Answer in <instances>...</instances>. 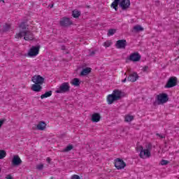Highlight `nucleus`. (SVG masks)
I'll return each instance as SVG.
<instances>
[{
	"label": "nucleus",
	"mask_w": 179,
	"mask_h": 179,
	"mask_svg": "<svg viewBox=\"0 0 179 179\" xmlns=\"http://www.w3.org/2000/svg\"><path fill=\"white\" fill-rule=\"evenodd\" d=\"M100 118H101V117L100 116V114L99 113H94L92 115V122H99V121H100Z\"/></svg>",
	"instance_id": "18"
},
{
	"label": "nucleus",
	"mask_w": 179,
	"mask_h": 179,
	"mask_svg": "<svg viewBox=\"0 0 179 179\" xmlns=\"http://www.w3.org/2000/svg\"><path fill=\"white\" fill-rule=\"evenodd\" d=\"M6 119H3L0 120V128H2V125H3L4 122H6Z\"/></svg>",
	"instance_id": "33"
},
{
	"label": "nucleus",
	"mask_w": 179,
	"mask_h": 179,
	"mask_svg": "<svg viewBox=\"0 0 179 179\" xmlns=\"http://www.w3.org/2000/svg\"><path fill=\"white\" fill-rule=\"evenodd\" d=\"M127 40L122 39V40H118L116 42L115 47L119 49L125 50V47H127Z\"/></svg>",
	"instance_id": "13"
},
{
	"label": "nucleus",
	"mask_w": 179,
	"mask_h": 179,
	"mask_svg": "<svg viewBox=\"0 0 179 179\" xmlns=\"http://www.w3.org/2000/svg\"><path fill=\"white\" fill-rule=\"evenodd\" d=\"M134 30L136 31H143V27H141V25H137L134 27Z\"/></svg>",
	"instance_id": "26"
},
{
	"label": "nucleus",
	"mask_w": 179,
	"mask_h": 179,
	"mask_svg": "<svg viewBox=\"0 0 179 179\" xmlns=\"http://www.w3.org/2000/svg\"><path fill=\"white\" fill-rule=\"evenodd\" d=\"M31 80L36 85H43V83H44L45 78L43 76L38 75L34 76Z\"/></svg>",
	"instance_id": "12"
},
{
	"label": "nucleus",
	"mask_w": 179,
	"mask_h": 179,
	"mask_svg": "<svg viewBox=\"0 0 179 179\" xmlns=\"http://www.w3.org/2000/svg\"><path fill=\"white\" fill-rule=\"evenodd\" d=\"M43 167H44V165H43V164H39V165H38V166H36V169H37L38 170H43Z\"/></svg>",
	"instance_id": "34"
},
{
	"label": "nucleus",
	"mask_w": 179,
	"mask_h": 179,
	"mask_svg": "<svg viewBox=\"0 0 179 179\" xmlns=\"http://www.w3.org/2000/svg\"><path fill=\"white\" fill-rule=\"evenodd\" d=\"M146 149L145 150H148V152H150L152 150V144L151 143H148L147 145H145Z\"/></svg>",
	"instance_id": "31"
},
{
	"label": "nucleus",
	"mask_w": 179,
	"mask_h": 179,
	"mask_svg": "<svg viewBox=\"0 0 179 179\" xmlns=\"http://www.w3.org/2000/svg\"><path fill=\"white\" fill-rule=\"evenodd\" d=\"M117 33V29H110L108 31L107 36L110 37V36H114Z\"/></svg>",
	"instance_id": "23"
},
{
	"label": "nucleus",
	"mask_w": 179,
	"mask_h": 179,
	"mask_svg": "<svg viewBox=\"0 0 179 179\" xmlns=\"http://www.w3.org/2000/svg\"><path fill=\"white\" fill-rule=\"evenodd\" d=\"M174 86H177V78L176 77H171L166 85L165 87H166V89H170V87H174Z\"/></svg>",
	"instance_id": "9"
},
{
	"label": "nucleus",
	"mask_w": 179,
	"mask_h": 179,
	"mask_svg": "<svg viewBox=\"0 0 179 179\" xmlns=\"http://www.w3.org/2000/svg\"><path fill=\"white\" fill-rule=\"evenodd\" d=\"M139 79V76L138 75V73L134 72L133 73H131L127 77L128 82H136Z\"/></svg>",
	"instance_id": "15"
},
{
	"label": "nucleus",
	"mask_w": 179,
	"mask_h": 179,
	"mask_svg": "<svg viewBox=\"0 0 179 179\" xmlns=\"http://www.w3.org/2000/svg\"><path fill=\"white\" fill-rule=\"evenodd\" d=\"M0 173H1V168H0Z\"/></svg>",
	"instance_id": "45"
},
{
	"label": "nucleus",
	"mask_w": 179,
	"mask_h": 179,
	"mask_svg": "<svg viewBox=\"0 0 179 179\" xmlns=\"http://www.w3.org/2000/svg\"><path fill=\"white\" fill-rule=\"evenodd\" d=\"M59 24L62 27H68L71 26V24H73V23L69 17H64L59 21Z\"/></svg>",
	"instance_id": "7"
},
{
	"label": "nucleus",
	"mask_w": 179,
	"mask_h": 179,
	"mask_svg": "<svg viewBox=\"0 0 179 179\" xmlns=\"http://www.w3.org/2000/svg\"><path fill=\"white\" fill-rule=\"evenodd\" d=\"M19 27H20V29H22V30H26V29H27V25H26V24H24V22H22Z\"/></svg>",
	"instance_id": "30"
},
{
	"label": "nucleus",
	"mask_w": 179,
	"mask_h": 179,
	"mask_svg": "<svg viewBox=\"0 0 179 179\" xmlns=\"http://www.w3.org/2000/svg\"><path fill=\"white\" fill-rule=\"evenodd\" d=\"M150 151L148 150H144L143 147L140 146V157L141 159H146L150 157Z\"/></svg>",
	"instance_id": "11"
},
{
	"label": "nucleus",
	"mask_w": 179,
	"mask_h": 179,
	"mask_svg": "<svg viewBox=\"0 0 179 179\" xmlns=\"http://www.w3.org/2000/svg\"><path fill=\"white\" fill-rule=\"evenodd\" d=\"M126 166H127V164H125L124 160L120 158H117L115 159V167H116L117 170H122V169H124Z\"/></svg>",
	"instance_id": "8"
},
{
	"label": "nucleus",
	"mask_w": 179,
	"mask_h": 179,
	"mask_svg": "<svg viewBox=\"0 0 179 179\" xmlns=\"http://www.w3.org/2000/svg\"><path fill=\"white\" fill-rule=\"evenodd\" d=\"M72 16L73 17H75L76 19L79 17L80 16V11L78 9H75L72 11Z\"/></svg>",
	"instance_id": "21"
},
{
	"label": "nucleus",
	"mask_w": 179,
	"mask_h": 179,
	"mask_svg": "<svg viewBox=\"0 0 179 179\" xmlns=\"http://www.w3.org/2000/svg\"><path fill=\"white\" fill-rule=\"evenodd\" d=\"M1 2H5V1L4 0H1Z\"/></svg>",
	"instance_id": "43"
},
{
	"label": "nucleus",
	"mask_w": 179,
	"mask_h": 179,
	"mask_svg": "<svg viewBox=\"0 0 179 179\" xmlns=\"http://www.w3.org/2000/svg\"><path fill=\"white\" fill-rule=\"evenodd\" d=\"M141 55H139V53L138 52H134L132 53L130 56H129V61H132L133 62H138V61H141Z\"/></svg>",
	"instance_id": "14"
},
{
	"label": "nucleus",
	"mask_w": 179,
	"mask_h": 179,
	"mask_svg": "<svg viewBox=\"0 0 179 179\" xmlns=\"http://www.w3.org/2000/svg\"><path fill=\"white\" fill-rule=\"evenodd\" d=\"M169 101V95L167 94H159L157 95V101L154 102L155 106H160V104H164Z\"/></svg>",
	"instance_id": "4"
},
{
	"label": "nucleus",
	"mask_w": 179,
	"mask_h": 179,
	"mask_svg": "<svg viewBox=\"0 0 179 179\" xmlns=\"http://www.w3.org/2000/svg\"><path fill=\"white\" fill-rule=\"evenodd\" d=\"M111 45V42L110 41H106L103 43V46L104 47H110Z\"/></svg>",
	"instance_id": "32"
},
{
	"label": "nucleus",
	"mask_w": 179,
	"mask_h": 179,
	"mask_svg": "<svg viewBox=\"0 0 179 179\" xmlns=\"http://www.w3.org/2000/svg\"><path fill=\"white\" fill-rule=\"evenodd\" d=\"M62 50H65V47H63V48H62Z\"/></svg>",
	"instance_id": "44"
},
{
	"label": "nucleus",
	"mask_w": 179,
	"mask_h": 179,
	"mask_svg": "<svg viewBox=\"0 0 179 179\" xmlns=\"http://www.w3.org/2000/svg\"><path fill=\"white\" fill-rule=\"evenodd\" d=\"M157 136H159L161 138V139H163L165 138L164 136H163L162 134H157Z\"/></svg>",
	"instance_id": "38"
},
{
	"label": "nucleus",
	"mask_w": 179,
	"mask_h": 179,
	"mask_svg": "<svg viewBox=\"0 0 179 179\" xmlns=\"http://www.w3.org/2000/svg\"><path fill=\"white\" fill-rule=\"evenodd\" d=\"M122 83H125L127 82V78H124V80H122Z\"/></svg>",
	"instance_id": "42"
},
{
	"label": "nucleus",
	"mask_w": 179,
	"mask_h": 179,
	"mask_svg": "<svg viewBox=\"0 0 179 179\" xmlns=\"http://www.w3.org/2000/svg\"><path fill=\"white\" fill-rule=\"evenodd\" d=\"M148 69H149V66H145L143 69V72H146V71H148Z\"/></svg>",
	"instance_id": "36"
},
{
	"label": "nucleus",
	"mask_w": 179,
	"mask_h": 179,
	"mask_svg": "<svg viewBox=\"0 0 179 179\" xmlns=\"http://www.w3.org/2000/svg\"><path fill=\"white\" fill-rule=\"evenodd\" d=\"M73 149V145H69L66 148L63 150V152H69Z\"/></svg>",
	"instance_id": "28"
},
{
	"label": "nucleus",
	"mask_w": 179,
	"mask_h": 179,
	"mask_svg": "<svg viewBox=\"0 0 179 179\" xmlns=\"http://www.w3.org/2000/svg\"><path fill=\"white\" fill-rule=\"evenodd\" d=\"M121 97H122V92H121V90H113V93L108 95L107 96L108 104H113L114 101H117V100H120Z\"/></svg>",
	"instance_id": "2"
},
{
	"label": "nucleus",
	"mask_w": 179,
	"mask_h": 179,
	"mask_svg": "<svg viewBox=\"0 0 179 179\" xmlns=\"http://www.w3.org/2000/svg\"><path fill=\"white\" fill-rule=\"evenodd\" d=\"M6 179H13V178L10 175H7V176L6 177Z\"/></svg>",
	"instance_id": "39"
},
{
	"label": "nucleus",
	"mask_w": 179,
	"mask_h": 179,
	"mask_svg": "<svg viewBox=\"0 0 179 179\" xmlns=\"http://www.w3.org/2000/svg\"><path fill=\"white\" fill-rule=\"evenodd\" d=\"M118 5L120 6L122 10H127V9H129V7L131 6V1L114 0L110 6L111 8H113L115 10H118Z\"/></svg>",
	"instance_id": "1"
},
{
	"label": "nucleus",
	"mask_w": 179,
	"mask_h": 179,
	"mask_svg": "<svg viewBox=\"0 0 179 179\" xmlns=\"http://www.w3.org/2000/svg\"><path fill=\"white\" fill-rule=\"evenodd\" d=\"M70 90L71 86H69V83H64L55 92L56 93H68Z\"/></svg>",
	"instance_id": "5"
},
{
	"label": "nucleus",
	"mask_w": 179,
	"mask_h": 179,
	"mask_svg": "<svg viewBox=\"0 0 179 179\" xmlns=\"http://www.w3.org/2000/svg\"><path fill=\"white\" fill-rule=\"evenodd\" d=\"M6 157V152L3 150H0V159Z\"/></svg>",
	"instance_id": "25"
},
{
	"label": "nucleus",
	"mask_w": 179,
	"mask_h": 179,
	"mask_svg": "<svg viewBox=\"0 0 179 179\" xmlns=\"http://www.w3.org/2000/svg\"><path fill=\"white\" fill-rule=\"evenodd\" d=\"M42 89L43 87H41L40 84H34L31 87V90H33V92H41Z\"/></svg>",
	"instance_id": "17"
},
{
	"label": "nucleus",
	"mask_w": 179,
	"mask_h": 179,
	"mask_svg": "<svg viewBox=\"0 0 179 179\" xmlns=\"http://www.w3.org/2000/svg\"><path fill=\"white\" fill-rule=\"evenodd\" d=\"M20 164H22V159H20L19 155H14L11 161V166L13 167H19Z\"/></svg>",
	"instance_id": "10"
},
{
	"label": "nucleus",
	"mask_w": 179,
	"mask_h": 179,
	"mask_svg": "<svg viewBox=\"0 0 179 179\" xmlns=\"http://www.w3.org/2000/svg\"><path fill=\"white\" fill-rule=\"evenodd\" d=\"M132 120H134V116H132V115H127L124 117V121L126 122H131V121H132Z\"/></svg>",
	"instance_id": "24"
},
{
	"label": "nucleus",
	"mask_w": 179,
	"mask_h": 179,
	"mask_svg": "<svg viewBox=\"0 0 179 179\" xmlns=\"http://www.w3.org/2000/svg\"><path fill=\"white\" fill-rule=\"evenodd\" d=\"M71 84L73 85V86H80V80L78 78H73L71 80Z\"/></svg>",
	"instance_id": "20"
},
{
	"label": "nucleus",
	"mask_w": 179,
	"mask_h": 179,
	"mask_svg": "<svg viewBox=\"0 0 179 179\" xmlns=\"http://www.w3.org/2000/svg\"><path fill=\"white\" fill-rule=\"evenodd\" d=\"M50 96H52V91L51 90L46 92L45 94H42L41 96V99H47V97H50Z\"/></svg>",
	"instance_id": "22"
},
{
	"label": "nucleus",
	"mask_w": 179,
	"mask_h": 179,
	"mask_svg": "<svg viewBox=\"0 0 179 179\" xmlns=\"http://www.w3.org/2000/svg\"><path fill=\"white\" fill-rule=\"evenodd\" d=\"M22 37H24V39L26 41H31L32 40H34V35L29 30L21 31L15 36V38H22Z\"/></svg>",
	"instance_id": "3"
},
{
	"label": "nucleus",
	"mask_w": 179,
	"mask_h": 179,
	"mask_svg": "<svg viewBox=\"0 0 179 179\" xmlns=\"http://www.w3.org/2000/svg\"><path fill=\"white\" fill-rule=\"evenodd\" d=\"M96 54V51H92L90 53V57H93Z\"/></svg>",
	"instance_id": "37"
},
{
	"label": "nucleus",
	"mask_w": 179,
	"mask_h": 179,
	"mask_svg": "<svg viewBox=\"0 0 179 179\" xmlns=\"http://www.w3.org/2000/svg\"><path fill=\"white\" fill-rule=\"evenodd\" d=\"M71 179H80V176L78 175H73Z\"/></svg>",
	"instance_id": "35"
},
{
	"label": "nucleus",
	"mask_w": 179,
	"mask_h": 179,
	"mask_svg": "<svg viewBox=\"0 0 179 179\" xmlns=\"http://www.w3.org/2000/svg\"><path fill=\"white\" fill-rule=\"evenodd\" d=\"M40 45H37L36 46H32L28 52V57H36L38 55V52H40Z\"/></svg>",
	"instance_id": "6"
},
{
	"label": "nucleus",
	"mask_w": 179,
	"mask_h": 179,
	"mask_svg": "<svg viewBox=\"0 0 179 179\" xmlns=\"http://www.w3.org/2000/svg\"><path fill=\"white\" fill-rule=\"evenodd\" d=\"M45 127H47V124H45V122L44 121H41L39 123L37 124V129L39 131H44L45 129Z\"/></svg>",
	"instance_id": "16"
},
{
	"label": "nucleus",
	"mask_w": 179,
	"mask_h": 179,
	"mask_svg": "<svg viewBox=\"0 0 179 179\" xmlns=\"http://www.w3.org/2000/svg\"><path fill=\"white\" fill-rule=\"evenodd\" d=\"M49 8H54V3L49 5Z\"/></svg>",
	"instance_id": "41"
},
{
	"label": "nucleus",
	"mask_w": 179,
	"mask_h": 179,
	"mask_svg": "<svg viewBox=\"0 0 179 179\" xmlns=\"http://www.w3.org/2000/svg\"><path fill=\"white\" fill-rule=\"evenodd\" d=\"M92 72V69L90 67H87L83 69L80 73L81 76H86V75H89Z\"/></svg>",
	"instance_id": "19"
},
{
	"label": "nucleus",
	"mask_w": 179,
	"mask_h": 179,
	"mask_svg": "<svg viewBox=\"0 0 179 179\" xmlns=\"http://www.w3.org/2000/svg\"><path fill=\"white\" fill-rule=\"evenodd\" d=\"M169 163H170L168 160H166V159H162L161 162H160V164L162 166H167V164H169Z\"/></svg>",
	"instance_id": "29"
},
{
	"label": "nucleus",
	"mask_w": 179,
	"mask_h": 179,
	"mask_svg": "<svg viewBox=\"0 0 179 179\" xmlns=\"http://www.w3.org/2000/svg\"><path fill=\"white\" fill-rule=\"evenodd\" d=\"M9 30H10V24H6L3 26V31L6 32V31H9Z\"/></svg>",
	"instance_id": "27"
},
{
	"label": "nucleus",
	"mask_w": 179,
	"mask_h": 179,
	"mask_svg": "<svg viewBox=\"0 0 179 179\" xmlns=\"http://www.w3.org/2000/svg\"><path fill=\"white\" fill-rule=\"evenodd\" d=\"M46 162L50 164V163H51V158L48 157L47 159H46Z\"/></svg>",
	"instance_id": "40"
}]
</instances>
